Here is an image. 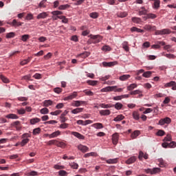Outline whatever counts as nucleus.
<instances>
[{"label": "nucleus", "mask_w": 176, "mask_h": 176, "mask_svg": "<svg viewBox=\"0 0 176 176\" xmlns=\"http://www.w3.org/2000/svg\"><path fill=\"white\" fill-rule=\"evenodd\" d=\"M129 78H131L130 75L124 74V75L120 76V80H122V81L127 80V79H129Z\"/></svg>", "instance_id": "2f4dec72"}, {"label": "nucleus", "mask_w": 176, "mask_h": 176, "mask_svg": "<svg viewBox=\"0 0 176 176\" xmlns=\"http://www.w3.org/2000/svg\"><path fill=\"white\" fill-rule=\"evenodd\" d=\"M68 114V111L65 110L61 115H60V122L61 123H65L66 120H68V118H65Z\"/></svg>", "instance_id": "423d86ee"}, {"label": "nucleus", "mask_w": 176, "mask_h": 176, "mask_svg": "<svg viewBox=\"0 0 176 176\" xmlns=\"http://www.w3.org/2000/svg\"><path fill=\"white\" fill-rule=\"evenodd\" d=\"M69 166L74 170H78V168L79 167V165L77 163H76V162H71L69 164Z\"/></svg>", "instance_id": "f704fd0d"}, {"label": "nucleus", "mask_w": 176, "mask_h": 176, "mask_svg": "<svg viewBox=\"0 0 176 176\" xmlns=\"http://www.w3.org/2000/svg\"><path fill=\"white\" fill-rule=\"evenodd\" d=\"M92 127H94V129H97L98 130L100 129H104V125H102V123L97 122L92 125Z\"/></svg>", "instance_id": "412c9836"}, {"label": "nucleus", "mask_w": 176, "mask_h": 176, "mask_svg": "<svg viewBox=\"0 0 176 176\" xmlns=\"http://www.w3.org/2000/svg\"><path fill=\"white\" fill-rule=\"evenodd\" d=\"M83 104H86V101L76 100L74 102V107H80Z\"/></svg>", "instance_id": "a878e982"}, {"label": "nucleus", "mask_w": 176, "mask_h": 176, "mask_svg": "<svg viewBox=\"0 0 176 176\" xmlns=\"http://www.w3.org/2000/svg\"><path fill=\"white\" fill-rule=\"evenodd\" d=\"M30 61H31V58L28 57V58L21 61L20 65H26V64H28V63H30Z\"/></svg>", "instance_id": "58836bf2"}, {"label": "nucleus", "mask_w": 176, "mask_h": 176, "mask_svg": "<svg viewBox=\"0 0 176 176\" xmlns=\"http://www.w3.org/2000/svg\"><path fill=\"white\" fill-rule=\"evenodd\" d=\"M12 24L14 27H20L24 24L23 22H17V20L14 19L12 22Z\"/></svg>", "instance_id": "aec40b11"}, {"label": "nucleus", "mask_w": 176, "mask_h": 176, "mask_svg": "<svg viewBox=\"0 0 176 176\" xmlns=\"http://www.w3.org/2000/svg\"><path fill=\"white\" fill-rule=\"evenodd\" d=\"M29 38H30L29 34H24L21 36V41H23V42H27Z\"/></svg>", "instance_id": "6e6d98bb"}, {"label": "nucleus", "mask_w": 176, "mask_h": 176, "mask_svg": "<svg viewBox=\"0 0 176 176\" xmlns=\"http://www.w3.org/2000/svg\"><path fill=\"white\" fill-rule=\"evenodd\" d=\"M112 142L113 145H117L118 142H119V134L118 133L113 134Z\"/></svg>", "instance_id": "39448f33"}, {"label": "nucleus", "mask_w": 176, "mask_h": 176, "mask_svg": "<svg viewBox=\"0 0 176 176\" xmlns=\"http://www.w3.org/2000/svg\"><path fill=\"white\" fill-rule=\"evenodd\" d=\"M91 39H93L94 43H100L102 41V36L100 35H93L91 36Z\"/></svg>", "instance_id": "20e7f679"}, {"label": "nucleus", "mask_w": 176, "mask_h": 176, "mask_svg": "<svg viewBox=\"0 0 176 176\" xmlns=\"http://www.w3.org/2000/svg\"><path fill=\"white\" fill-rule=\"evenodd\" d=\"M38 8H46V0H43L38 4Z\"/></svg>", "instance_id": "4d7b16f0"}, {"label": "nucleus", "mask_w": 176, "mask_h": 176, "mask_svg": "<svg viewBox=\"0 0 176 176\" xmlns=\"http://www.w3.org/2000/svg\"><path fill=\"white\" fill-rule=\"evenodd\" d=\"M61 113V110H56L55 111H52L50 113V115H52L54 116H57V115H60Z\"/></svg>", "instance_id": "052dcab7"}, {"label": "nucleus", "mask_w": 176, "mask_h": 176, "mask_svg": "<svg viewBox=\"0 0 176 176\" xmlns=\"http://www.w3.org/2000/svg\"><path fill=\"white\" fill-rule=\"evenodd\" d=\"M135 160H137V157H135V156L131 157L126 161V164H133V163H135Z\"/></svg>", "instance_id": "4468645a"}, {"label": "nucleus", "mask_w": 176, "mask_h": 176, "mask_svg": "<svg viewBox=\"0 0 176 176\" xmlns=\"http://www.w3.org/2000/svg\"><path fill=\"white\" fill-rule=\"evenodd\" d=\"M56 146L59 148H65V143L64 142H58L56 140Z\"/></svg>", "instance_id": "de8ad7c7"}, {"label": "nucleus", "mask_w": 176, "mask_h": 176, "mask_svg": "<svg viewBox=\"0 0 176 176\" xmlns=\"http://www.w3.org/2000/svg\"><path fill=\"white\" fill-rule=\"evenodd\" d=\"M80 112H83V108H76L72 111V113L76 115V113H80Z\"/></svg>", "instance_id": "b1692460"}, {"label": "nucleus", "mask_w": 176, "mask_h": 176, "mask_svg": "<svg viewBox=\"0 0 176 176\" xmlns=\"http://www.w3.org/2000/svg\"><path fill=\"white\" fill-rule=\"evenodd\" d=\"M83 93H85V94L86 96H94V93L90 90L88 89H85L83 91Z\"/></svg>", "instance_id": "603ef678"}, {"label": "nucleus", "mask_w": 176, "mask_h": 176, "mask_svg": "<svg viewBox=\"0 0 176 176\" xmlns=\"http://www.w3.org/2000/svg\"><path fill=\"white\" fill-rule=\"evenodd\" d=\"M61 134V132L60 131H56L52 133H51V138H56V137H58Z\"/></svg>", "instance_id": "72a5a7b5"}, {"label": "nucleus", "mask_w": 176, "mask_h": 176, "mask_svg": "<svg viewBox=\"0 0 176 176\" xmlns=\"http://www.w3.org/2000/svg\"><path fill=\"white\" fill-rule=\"evenodd\" d=\"M132 116L135 120H140V113L138 111H133L132 113Z\"/></svg>", "instance_id": "5701e85b"}, {"label": "nucleus", "mask_w": 176, "mask_h": 176, "mask_svg": "<svg viewBox=\"0 0 176 176\" xmlns=\"http://www.w3.org/2000/svg\"><path fill=\"white\" fill-rule=\"evenodd\" d=\"M100 107L101 108H106V109H108V108H112L113 107V105L111 104H104V103H102L100 104Z\"/></svg>", "instance_id": "09e8293b"}, {"label": "nucleus", "mask_w": 176, "mask_h": 176, "mask_svg": "<svg viewBox=\"0 0 176 176\" xmlns=\"http://www.w3.org/2000/svg\"><path fill=\"white\" fill-rule=\"evenodd\" d=\"M176 85L175 81H170V82H168L165 84V87H174V86Z\"/></svg>", "instance_id": "a19ab883"}, {"label": "nucleus", "mask_w": 176, "mask_h": 176, "mask_svg": "<svg viewBox=\"0 0 176 176\" xmlns=\"http://www.w3.org/2000/svg\"><path fill=\"white\" fill-rule=\"evenodd\" d=\"M153 8H154V9H159V8H160V0L155 1Z\"/></svg>", "instance_id": "37998d69"}, {"label": "nucleus", "mask_w": 176, "mask_h": 176, "mask_svg": "<svg viewBox=\"0 0 176 176\" xmlns=\"http://www.w3.org/2000/svg\"><path fill=\"white\" fill-rule=\"evenodd\" d=\"M15 36H16V33L13 32L7 33L6 35V38H7V39H10L12 38H14Z\"/></svg>", "instance_id": "bb28decb"}, {"label": "nucleus", "mask_w": 176, "mask_h": 176, "mask_svg": "<svg viewBox=\"0 0 176 176\" xmlns=\"http://www.w3.org/2000/svg\"><path fill=\"white\" fill-rule=\"evenodd\" d=\"M43 107H50L53 105V101L51 100H46L43 102Z\"/></svg>", "instance_id": "dca6fc26"}, {"label": "nucleus", "mask_w": 176, "mask_h": 176, "mask_svg": "<svg viewBox=\"0 0 176 176\" xmlns=\"http://www.w3.org/2000/svg\"><path fill=\"white\" fill-rule=\"evenodd\" d=\"M112 87H114L113 91H115V93H122L123 91V88H118L116 86H112Z\"/></svg>", "instance_id": "79ce46f5"}, {"label": "nucleus", "mask_w": 176, "mask_h": 176, "mask_svg": "<svg viewBox=\"0 0 176 176\" xmlns=\"http://www.w3.org/2000/svg\"><path fill=\"white\" fill-rule=\"evenodd\" d=\"M106 162L107 164H116V163H118V158L109 159L106 160Z\"/></svg>", "instance_id": "6ab92c4d"}, {"label": "nucleus", "mask_w": 176, "mask_h": 176, "mask_svg": "<svg viewBox=\"0 0 176 176\" xmlns=\"http://www.w3.org/2000/svg\"><path fill=\"white\" fill-rule=\"evenodd\" d=\"M131 20L133 23H135L136 24H140V23H141V18L132 17Z\"/></svg>", "instance_id": "a18cd8bd"}, {"label": "nucleus", "mask_w": 176, "mask_h": 176, "mask_svg": "<svg viewBox=\"0 0 176 176\" xmlns=\"http://www.w3.org/2000/svg\"><path fill=\"white\" fill-rule=\"evenodd\" d=\"M113 89H115V87H106L104 88H102L100 91L102 93H107V91H113Z\"/></svg>", "instance_id": "2eb2a0df"}, {"label": "nucleus", "mask_w": 176, "mask_h": 176, "mask_svg": "<svg viewBox=\"0 0 176 176\" xmlns=\"http://www.w3.org/2000/svg\"><path fill=\"white\" fill-rule=\"evenodd\" d=\"M87 83H88L89 86H96L97 83H98V81L89 80L87 81Z\"/></svg>", "instance_id": "e433bc0d"}, {"label": "nucleus", "mask_w": 176, "mask_h": 176, "mask_svg": "<svg viewBox=\"0 0 176 176\" xmlns=\"http://www.w3.org/2000/svg\"><path fill=\"white\" fill-rule=\"evenodd\" d=\"M171 31L170 29H163L162 30H155V35H170Z\"/></svg>", "instance_id": "f257e3e1"}, {"label": "nucleus", "mask_w": 176, "mask_h": 176, "mask_svg": "<svg viewBox=\"0 0 176 176\" xmlns=\"http://www.w3.org/2000/svg\"><path fill=\"white\" fill-rule=\"evenodd\" d=\"M156 17H157V16H156V14H152V13L147 14V18L148 19H156Z\"/></svg>", "instance_id": "69168bd1"}, {"label": "nucleus", "mask_w": 176, "mask_h": 176, "mask_svg": "<svg viewBox=\"0 0 176 176\" xmlns=\"http://www.w3.org/2000/svg\"><path fill=\"white\" fill-rule=\"evenodd\" d=\"M37 134H41V128H36L33 130V135H37Z\"/></svg>", "instance_id": "13d9d810"}, {"label": "nucleus", "mask_w": 176, "mask_h": 176, "mask_svg": "<svg viewBox=\"0 0 176 176\" xmlns=\"http://www.w3.org/2000/svg\"><path fill=\"white\" fill-rule=\"evenodd\" d=\"M129 14H127L126 12H119L117 16L118 17H120L121 19H124V17H127V15Z\"/></svg>", "instance_id": "473e14b6"}, {"label": "nucleus", "mask_w": 176, "mask_h": 176, "mask_svg": "<svg viewBox=\"0 0 176 176\" xmlns=\"http://www.w3.org/2000/svg\"><path fill=\"white\" fill-rule=\"evenodd\" d=\"M99 113L102 116H108L109 115H111V111L109 109L100 110Z\"/></svg>", "instance_id": "ddd939ff"}, {"label": "nucleus", "mask_w": 176, "mask_h": 176, "mask_svg": "<svg viewBox=\"0 0 176 176\" xmlns=\"http://www.w3.org/2000/svg\"><path fill=\"white\" fill-rule=\"evenodd\" d=\"M54 93H56L57 94H60V93H61V91H63V89L60 88V87H56L54 89Z\"/></svg>", "instance_id": "e2e57ef3"}, {"label": "nucleus", "mask_w": 176, "mask_h": 176, "mask_svg": "<svg viewBox=\"0 0 176 176\" xmlns=\"http://www.w3.org/2000/svg\"><path fill=\"white\" fill-rule=\"evenodd\" d=\"M11 126L15 127V129L19 131L21 130V125L20 124V121H15L12 123Z\"/></svg>", "instance_id": "0eeeda50"}, {"label": "nucleus", "mask_w": 176, "mask_h": 176, "mask_svg": "<svg viewBox=\"0 0 176 176\" xmlns=\"http://www.w3.org/2000/svg\"><path fill=\"white\" fill-rule=\"evenodd\" d=\"M72 135H74V137H76V138H78V140H85V136L78 132L73 131L72 132Z\"/></svg>", "instance_id": "1a4fd4ad"}, {"label": "nucleus", "mask_w": 176, "mask_h": 176, "mask_svg": "<svg viewBox=\"0 0 176 176\" xmlns=\"http://www.w3.org/2000/svg\"><path fill=\"white\" fill-rule=\"evenodd\" d=\"M156 135H157L158 137H163V135H166V132L162 129H160L156 133Z\"/></svg>", "instance_id": "4c0bfd02"}, {"label": "nucleus", "mask_w": 176, "mask_h": 176, "mask_svg": "<svg viewBox=\"0 0 176 176\" xmlns=\"http://www.w3.org/2000/svg\"><path fill=\"white\" fill-rule=\"evenodd\" d=\"M144 30H146V31H156V26H152L151 25H145L144 26Z\"/></svg>", "instance_id": "9b49d317"}, {"label": "nucleus", "mask_w": 176, "mask_h": 176, "mask_svg": "<svg viewBox=\"0 0 176 176\" xmlns=\"http://www.w3.org/2000/svg\"><path fill=\"white\" fill-rule=\"evenodd\" d=\"M113 107L114 108H116V109L119 111L120 109H122V108L123 107V104H122V103L120 102H117L115 105H113Z\"/></svg>", "instance_id": "c03bdc74"}, {"label": "nucleus", "mask_w": 176, "mask_h": 176, "mask_svg": "<svg viewBox=\"0 0 176 176\" xmlns=\"http://www.w3.org/2000/svg\"><path fill=\"white\" fill-rule=\"evenodd\" d=\"M175 146H176L175 142H171L170 143H168V148H175Z\"/></svg>", "instance_id": "774afa93"}, {"label": "nucleus", "mask_w": 176, "mask_h": 176, "mask_svg": "<svg viewBox=\"0 0 176 176\" xmlns=\"http://www.w3.org/2000/svg\"><path fill=\"white\" fill-rule=\"evenodd\" d=\"M28 176H36V175H39V174H38V172L36 171H31L27 173Z\"/></svg>", "instance_id": "bf43d9fd"}, {"label": "nucleus", "mask_w": 176, "mask_h": 176, "mask_svg": "<svg viewBox=\"0 0 176 176\" xmlns=\"http://www.w3.org/2000/svg\"><path fill=\"white\" fill-rule=\"evenodd\" d=\"M52 20L56 21L58 20V19H63L64 16H61L60 14H63V12L61 11H53L52 12Z\"/></svg>", "instance_id": "f03ea898"}, {"label": "nucleus", "mask_w": 176, "mask_h": 176, "mask_svg": "<svg viewBox=\"0 0 176 176\" xmlns=\"http://www.w3.org/2000/svg\"><path fill=\"white\" fill-rule=\"evenodd\" d=\"M122 47L125 50V52H129V44L127 42L124 41L122 43Z\"/></svg>", "instance_id": "5fc2aeb1"}, {"label": "nucleus", "mask_w": 176, "mask_h": 176, "mask_svg": "<svg viewBox=\"0 0 176 176\" xmlns=\"http://www.w3.org/2000/svg\"><path fill=\"white\" fill-rule=\"evenodd\" d=\"M58 174H59V175H60V176H67L68 173H67V171H65V170H60V171L58 172Z\"/></svg>", "instance_id": "338daca9"}, {"label": "nucleus", "mask_w": 176, "mask_h": 176, "mask_svg": "<svg viewBox=\"0 0 176 176\" xmlns=\"http://www.w3.org/2000/svg\"><path fill=\"white\" fill-rule=\"evenodd\" d=\"M103 66L104 67H113L114 65H118V62L117 61H114V62H103Z\"/></svg>", "instance_id": "f8f14e48"}, {"label": "nucleus", "mask_w": 176, "mask_h": 176, "mask_svg": "<svg viewBox=\"0 0 176 176\" xmlns=\"http://www.w3.org/2000/svg\"><path fill=\"white\" fill-rule=\"evenodd\" d=\"M140 135V131H135L133 133H131V138L132 140H135Z\"/></svg>", "instance_id": "4be33fe9"}, {"label": "nucleus", "mask_w": 176, "mask_h": 176, "mask_svg": "<svg viewBox=\"0 0 176 176\" xmlns=\"http://www.w3.org/2000/svg\"><path fill=\"white\" fill-rule=\"evenodd\" d=\"M47 17V14L46 12H42L38 14L37 19L39 20L41 19H46Z\"/></svg>", "instance_id": "c85d7f7f"}, {"label": "nucleus", "mask_w": 176, "mask_h": 176, "mask_svg": "<svg viewBox=\"0 0 176 176\" xmlns=\"http://www.w3.org/2000/svg\"><path fill=\"white\" fill-rule=\"evenodd\" d=\"M136 87H137V84L133 83V84H131L129 86H128L126 89L129 91H132V90H134V89H136Z\"/></svg>", "instance_id": "c756f323"}, {"label": "nucleus", "mask_w": 176, "mask_h": 176, "mask_svg": "<svg viewBox=\"0 0 176 176\" xmlns=\"http://www.w3.org/2000/svg\"><path fill=\"white\" fill-rule=\"evenodd\" d=\"M80 56L82 58H86L87 57H89V56H90V52H85L80 54Z\"/></svg>", "instance_id": "3c124183"}, {"label": "nucleus", "mask_w": 176, "mask_h": 176, "mask_svg": "<svg viewBox=\"0 0 176 176\" xmlns=\"http://www.w3.org/2000/svg\"><path fill=\"white\" fill-rule=\"evenodd\" d=\"M170 123H171V118L166 117L165 118L160 120L158 124L160 126H164V124H170Z\"/></svg>", "instance_id": "7ed1b4c3"}, {"label": "nucleus", "mask_w": 176, "mask_h": 176, "mask_svg": "<svg viewBox=\"0 0 176 176\" xmlns=\"http://www.w3.org/2000/svg\"><path fill=\"white\" fill-rule=\"evenodd\" d=\"M70 6H69V4L60 5V6L58 7V10H65L69 8Z\"/></svg>", "instance_id": "7c9ffc66"}, {"label": "nucleus", "mask_w": 176, "mask_h": 176, "mask_svg": "<svg viewBox=\"0 0 176 176\" xmlns=\"http://www.w3.org/2000/svg\"><path fill=\"white\" fill-rule=\"evenodd\" d=\"M123 119H124V116L120 114L118 116H117L114 119L113 121L114 122H122V120H123Z\"/></svg>", "instance_id": "a211bd4d"}, {"label": "nucleus", "mask_w": 176, "mask_h": 176, "mask_svg": "<svg viewBox=\"0 0 176 176\" xmlns=\"http://www.w3.org/2000/svg\"><path fill=\"white\" fill-rule=\"evenodd\" d=\"M41 113H42L43 115H46L47 113H49V109L45 107L41 109L40 111Z\"/></svg>", "instance_id": "864d4df0"}, {"label": "nucleus", "mask_w": 176, "mask_h": 176, "mask_svg": "<svg viewBox=\"0 0 176 176\" xmlns=\"http://www.w3.org/2000/svg\"><path fill=\"white\" fill-rule=\"evenodd\" d=\"M41 122V119L38 118H32L30 120V123L32 124H36V123H39Z\"/></svg>", "instance_id": "c9c22d12"}, {"label": "nucleus", "mask_w": 176, "mask_h": 176, "mask_svg": "<svg viewBox=\"0 0 176 176\" xmlns=\"http://www.w3.org/2000/svg\"><path fill=\"white\" fill-rule=\"evenodd\" d=\"M152 75V72H144L143 74H142V76H144V78H151Z\"/></svg>", "instance_id": "8fccbe9b"}, {"label": "nucleus", "mask_w": 176, "mask_h": 176, "mask_svg": "<svg viewBox=\"0 0 176 176\" xmlns=\"http://www.w3.org/2000/svg\"><path fill=\"white\" fill-rule=\"evenodd\" d=\"M28 142H30V139L25 138V139H23L22 141L20 142V145L21 146H25V145H27Z\"/></svg>", "instance_id": "393cba45"}, {"label": "nucleus", "mask_w": 176, "mask_h": 176, "mask_svg": "<svg viewBox=\"0 0 176 176\" xmlns=\"http://www.w3.org/2000/svg\"><path fill=\"white\" fill-rule=\"evenodd\" d=\"M141 93H142V91L140 89H137L135 91H131L130 92L131 96H137V94H141Z\"/></svg>", "instance_id": "ea45409f"}, {"label": "nucleus", "mask_w": 176, "mask_h": 176, "mask_svg": "<svg viewBox=\"0 0 176 176\" xmlns=\"http://www.w3.org/2000/svg\"><path fill=\"white\" fill-rule=\"evenodd\" d=\"M6 118H7V119H19L17 115L13 113H10L6 116Z\"/></svg>", "instance_id": "cd10ccee"}, {"label": "nucleus", "mask_w": 176, "mask_h": 176, "mask_svg": "<svg viewBox=\"0 0 176 176\" xmlns=\"http://www.w3.org/2000/svg\"><path fill=\"white\" fill-rule=\"evenodd\" d=\"M0 79H1L2 82H3V83H9V79L8 78L5 77L2 74L0 75Z\"/></svg>", "instance_id": "49530a36"}, {"label": "nucleus", "mask_w": 176, "mask_h": 176, "mask_svg": "<svg viewBox=\"0 0 176 176\" xmlns=\"http://www.w3.org/2000/svg\"><path fill=\"white\" fill-rule=\"evenodd\" d=\"M148 10L145 8V7H141L140 9L139 10V16H142L145 14H148Z\"/></svg>", "instance_id": "9d476101"}, {"label": "nucleus", "mask_w": 176, "mask_h": 176, "mask_svg": "<svg viewBox=\"0 0 176 176\" xmlns=\"http://www.w3.org/2000/svg\"><path fill=\"white\" fill-rule=\"evenodd\" d=\"M90 17L92 19H97L98 17V13L97 12H92L89 14Z\"/></svg>", "instance_id": "680f3d73"}, {"label": "nucleus", "mask_w": 176, "mask_h": 176, "mask_svg": "<svg viewBox=\"0 0 176 176\" xmlns=\"http://www.w3.org/2000/svg\"><path fill=\"white\" fill-rule=\"evenodd\" d=\"M78 149L81 151L83 153L87 152L89 151V147L86 146H83L82 144H80L78 146Z\"/></svg>", "instance_id": "6e6552de"}, {"label": "nucleus", "mask_w": 176, "mask_h": 176, "mask_svg": "<svg viewBox=\"0 0 176 176\" xmlns=\"http://www.w3.org/2000/svg\"><path fill=\"white\" fill-rule=\"evenodd\" d=\"M78 96V94L74 91L73 92L72 94L69 95L68 96H67L65 100H73V98H75Z\"/></svg>", "instance_id": "f3484780"}, {"label": "nucleus", "mask_w": 176, "mask_h": 176, "mask_svg": "<svg viewBox=\"0 0 176 176\" xmlns=\"http://www.w3.org/2000/svg\"><path fill=\"white\" fill-rule=\"evenodd\" d=\"M102 50H104V52H110L111 47H109V45H104L102 47Z\"/></svg>", "instance_id": "0e129e2a"}]
</instances>
